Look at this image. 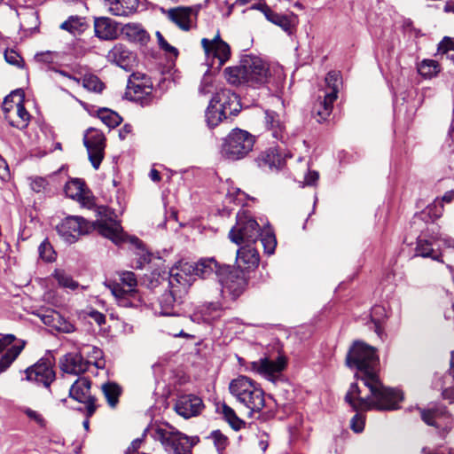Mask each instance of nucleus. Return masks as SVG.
<instances>
[{
    "label": "nucleus",
    "instance_id": "f257e3e1",
    "mask_svg": "<svg viewBox=\"0 0 454 454\" xmlns=\"http://www.w3.org/2000/svg\"><path fill=\"white\" fill-rule=\"evenodd\" d=\"M379 357L376 349L363 342L355 341L346 357L349 368L359 372L357 376L369 389L370 394L361 396V390L356 383L351 384L345 400L354 410L391 411L398 409V403L403 400V393L396 388L387 387L380 380L376 367Z\"/></svg>",
    "mask_w": 454,
    "mask_h": 454
},
{
    "label": "nucleus",
    "instance_id": "f03ea898",
    "mask_svg": "<svg viewBox=\"0 0 454 454\" xmlns=\"http://www.w3.org/2000/svg\"><path fill=\"white\" fill-rule=\"evenodd\" d=\"M278 80L281 79L282 71L278 68ZM224 76L227 82L232 85L247 84L250 87H258L266 83H278L272 77L269 66L256 56L246 55L237 67H227L224 70Z\"/></svg>",
    "mask_w": 454,
    "mask_h": 454
},
{
    "label": "nucleus",
    "instance_id": "7ed1b4c3",
    "mask_svg": "<svg viewBox=\"0 0 454 454\" xmlns=\"http://www.w3.org/2000/svg\"><path fill=\"white\" fill-rule=\"evenodd\" d=\"M147 437L159 441L166 450H172L174 454H192L189 437L167 422L155 421L148 425L144 430V439Z\"/></svg>",
    "mask_w": 454,
    "mask_h": 454
},
{
    "label": "nucleus",
    "instance_id": "20e7f679",
    "mask_svg": "<svg viewBox=\"0 0 454 454\" xmlns=\"http://www.w3.org/2000/svg\"><path fill=\"white\" fill-rule=\"evenodd\" d=\"M193 280L192 262L181 261L169 270L168 276L166 272L161 274L157 270L153 271L146 285L147 288H159L160 292L168 288L185 292L192 286Z\"/></svg>",
    "mask_w": 454,
    "mask_h": 454
},
{
    "label": "nucleus",
    "instance_id": "39448f33",
    "mask_svg": "<svg viewBox=\"0 0 454 454\" xmlns=\"http://www.w3.org/2000/svg\"><path fill=\"white\" fill-rule=\"evenodd\" d=\"M229 390L250 412H259L265 406L263 390L258 383L247 376L241 375L232 380Z\"/></svg>",
    "mask_w": 454,
    "mask_h": 454
},
{
    "label": "nucleus",
    "instance_id": "423d86ee",
    "mask_svg": "<svg viewBox=\"0 0 454 454\" xmlns=\"http://www.w3.org/2000/svg\"><path fill=\"white\" fill-rule=\"evenodd\" d=\"M120 283L109 281L106 286L109 288L120 306L137 307L141 301L138 293L136 275L131 271H123L120 274Z\"/></svg>",
    "mask_w": 454,
    "mask_h": 454
},
{
    "label": "nucleus",
    "instance_id": "0eeeda50",
    "mask_svg": "<svg viewBox=\"0 0 454 454\" xmlns=\"http://www.w3.org/2000/svg\"><path fill=\"white\" fill-rule=\"evenodd\" d=\"M254 141V137L249 132L240 129H234L224 139L221 148V154L223 158L230 160H240L252 151Z\"/></svg>",
    "mask_w": 454,
    "mask_h": 454
},
{
    "label": "nucleus",
    "instance_id": "6e6552de",
    "mask_svg": "<svg viewBox=\"0 0 454 454\" xmlns=\"http://www.w3.org/2000/svg\"><path fill=\"white\" fill-rule=\"evenodd\" d=\"M259 224L247 212L237 214L236 224L229 233L231 240L237 245L255 244L259 239Z\"/></svg>",
    "mask_w": 454,
    "mask_h": 454
},
{
    "label": "nucleus",
    "instance_id": "1a4fd4ad",
    "mask_svg": "<svg viewBox=\"0 0 454 454\" xmlns=\"http://www.w3.org/2000/svg\"><path fill=\"white\" fill-rule=\"evenodd\" d=\"M83 144L91 165L98 169L105 156L106 137L104 133L96 128H89L83 135Z\"/></svg>",
    "mask_w": 454,
    "mask_h": 454
},
{
    "label": "nucleus",
    "instance_id": "9d476101",
    "mask_svg": "<svg viewBox=\"0 0 454 454\" xmlns=\"http://www.w3.org/2000/svg\"><path fill=\"white\" fill-rule=\"evenodd\" d=\"M91 381L85 377L78 378L69 389V396L85 405L84 412L88 418L97 410L96 398L90 394Z\"/></svg>",
    "mask_w": 454,
    "mask_h": 454
},
{
    "label": "nucleus",
    "instance_id": "9b49d317",
    "mask_svg": "<svg viewBox=\"0 0 454 454\" xmlns=\"http://www.w3.org/2000/svg\"><path fill=\"white\" fill-rule=\"evenodd\" d=\"M90 230V223L80 216H67L58 226L57 231L67 243L76 242L82 235L87 234Z\"/></svg>",
    "mask_w": 454,
    "mask_h": 454
},
{
    "label": "nucleus",
    "instance_id": "f8f14e48",
    "mask_svg": "<svg viewBox=\"0 0 454 454\" xmlns=\"http://www.w3.org/2000/svg\"><path fill=\"white\" fill-rule=\"evenodd\" d=\"M96 226L102 236L111 239L116 245L129 243L136 248L140 247L139 239L125 235L120 223L116 220H99L96 223Z\"/></svg>",
    "mask_w": 454,
    "mask_h": 454
},
{
    "label": "nucleus",
    "instance_id": "ddd939ff",
    "mask_svg": "<svg viewBox=\"0 0 454 454\" xmlns=\"http://www.w3.org/2000/svg\"><path fill=\"white\" fill-rule=\"evenodd\" d=\"M199 10V6H178L163 11V13L181 30L189 31L196 23Z\"/></svg>",
    "mask_w": 454,
    "mask_h": 454
},
{
    "label": "nucleus",
    "instance_id": "4468645a",
    "mask_svg": "<svg viewBox=\"0 0 454 454\" xmlns=\"http://www.w3.org/2000/svg\"><path fill=\"white\" fill-rule=\"evenodd\" d=\"M219 283L222 286V294H228L231 299L236 300L244 292L247 281L241 272L233 270L229 265V270L221 276Z\"/></svg>",
    "mask_w": 454,
    "mask_h": 454
},
{
    "label": "nucleus",
    "instance_id": "2eb2a0df",
    "mask_svg": "<svg viewBox=\"0 0 454 454\" xmlns=\"http://www.w3.org/2000/svg\"><path fill=\"white\" fill-rule=\"evenodd\" d=\"M204 408L203 400L192 394L178 396L174 404V411L185 419L199 416Z\"/></svg>",
    "mask_w": 454,
    "mask_h": 454
},
{
    "label": "nucleus",
    "instance_id": "dca6fc26",
    "mask_svg": "<svg viewBox=\"0 0 454 454\" xmlns=\"http://www.w3.org/2000/svg\"><path fill=\"white\" fill-rule=\"evenodd\" d=\"M286 364V361L283 356H278L276 360L264 357L249 363L247 370L272 380L285 369Z\"/></svg>",
    "mask_w": 454,
    "mask_h": 454
},
{
    "label": "nucleus",
    "instance_id": "f3484780",
    "mask_svg": "<svg viewBox=\"0 0 454 454\" xmlns=\"http://www.w3.org/2000/svg\"><path fill=\"white\" fill-rule=\"evenodd\" d=\"M26 378L29 381H35L49 387L55 380V372L48 359H41L34 365L28 367L26 371Z\"/></svg>",
    "mask_w": 454,
    "mask_h": 454
},
{
    "label": "nucleus",
    "instance_id": "a211bd4d",
    "mask_svg": "<svg viewBox=\"0 0 454 454\" xmlns=\"http://www.w3.org/2000/svg\"><path fill=\"white\" fill-rule=\"evenodd\" d=\"M201 46L207 57H213L219 60V65L223 66L231 56V48L220 37L219 32L213 39L202 38Z\"/></svg>",
    "mask_w": 454,
    "mask_h": 454
},
{
    "label": "nucleus",
    "instance_id": "6ab92c4d",
    "mask_svg": "<svg viewBox=\"0 0 454 454\" xmlns=\"http://www.w3.org/2000/svg\"><path fill=\"white\" fill-rule=\"evenodd\" d=\"M148 289L155 294H160L158 303L153 304V309L155 314L160 316H177L175 312V304L178 290L168 288L160 292L157 287Z\"/></svg>",
    "mask_w": 454,
    "mask_h": 454
},
{
    "label": "nucleus",
    "instance_id": "aec40b11",
    "mask_svg": "<svg viewBox=\"0 0 454 454\" xmlns=\"http://www.w3.org/2000/svg\"><path fill=\"white\" fill-rule=\"evenodd\" d=\"M194 276L201 278H211L215 277L218 280L229 270V265H220L215 258H202L196 263L192 262Z\"/></svg>",
    "mask_w": 454,
    "mask_h": 454
},
{
    "label": "nucleus",
    "instance_id": "412c9836",
    "mask_svg": "<svg viewBox=\"0 0 454 454\" xmlns=\"http://www.w3.org/2000/svg\"><path fill=\"white\" fill-rule=\"evenodd\" d=\"M65 193L87 208H90L94 205L90 192L85 187L84 182L81 179H72L67 182L65 185Z\"/></svg>",
    "mask_w": 454,
    "mask_h": 454
},
{
    "label": "nucleus",
    "instance_id": "4be33fe9",
    "mask_svg": "<svg viewBox=\"0 0 454 454\" xmlns=\"http://www.w3.org/2000/svg\"><path fill=\"white\" fill-rule=\"evenodd\" d=\"M253 9L261 11L267 20L280 27L284 31L288 34H292L296 22V16L292 15H282L270 9L265 4H258L252 6Z\"/></svg>",
    "mask_w": 454,
    "mask_h": 454
},
{
    "label": "nucleus",
    "instance_id": "5701e85b",
    "mask_svg": "<svg viewBox=\"0 0 454 454\" xmlns=\"http://www.w3.org/2000/svg\"><path fill=\"white\" fill-rule=\"evenodd\" d=\"M90 364L91 362L85 360L81 353H68L59 360L61 371L75 376L87 372Z\"/></svg>",
    "mask_w": 454,
    "mask_h": 454
},
{
    "label": "nucleus",
    "instance_id": "b1692460",
    "mask_svg": "<svg viewBox=\"0 0 454 454\" xmlns=\"http://www.w3.org/2000/svg\"><path fill=\"white\" fill-rule=\"evenodd\" d=\"M212 98L227 116L235 115L240 110L239 96L231 90H221Z\"/></svg>",
    "mask_w": 454,
    "mask_h": 454
},
{
    "label": "nucleus",
    "instance_id": "393cba45",
    "mask_svg": "<svg viewBox=\"0 0 454 454\" xmlns=\"http://www.w3.org/2000/svg\"><path fill=\"white\" fill-rule=\"evenodd\" d=\"M287 154H282L279 148L270 147L262 152L257 158L258 166L263 169L278 170L286 164Z\"/></svg>",
    "mask_w": 454,
    "mask_h": 454
},
{
    "label": "nucleus",
    "instance_id": "a878e982",
    "mask_svg": "<svg viewBox=\"0 0 454 454\" xmlns=\"http://www.w3.org/2000/svg\"><path fill=\"white\" fill-rule=\"evenodd\" d=\"M94 30L96 36L102 40H114L119 35L117 22L106 17H100L95 20Z\"/></svg>",
    "mask_w": 454,
    "mask_h": 454
},
{
    "label": "nucleus",
    "instance_id": "bb28decb",
    "mask_svg": "<svg viewBox=\"0 0 454 454\" xmlns=\"http://www.w3.org/2000/svg\"><path fill=\"white\" fill-rule=\"evenodd\" d=\"M254 244L239 245L240 247L237 250V262L239 267L244 269L254 268L259 264L260 256L259 253L253 247Z\"/></svg>",
    "mask_w": 454,
    "mask_h": 454
},
{
    "label": "nucleus",
    "instance_id": "cd10ccee",
    "mask_svg": "<svg viewBox=\"0 0 454 454\" xmlns=\"http://www.w3.org/2000/svg\"><path fill=\"white\" fill-rule=\"evenodd\" d=\"M108 11L115 16H129L138 6V0H103Z\"/></svg>",
    "mask_w": 454,
    "mask_h": 454
},
{
    "label": "nucleus",
    "instance_id": "c85d7f7f",
    "mask_svg": "<svg viewBox=\"0 0 454 454\" xmlns=\"http://www.w3.org/2000/svg\"><path fill=\"white\" fill-rule=\"evenodd\" d=\"M108 61L127 68L133 59L132 53L121 43H116L107 53Z\"/></svg>",
    "mask_w": 454,
    "mask_h": 454
},
{
    "label": "nucleus",
    "instance_id": "c756f323",
    "mask_svg": "<svg viewBox=\"0 0 454 454\" xmlns=\"http://www.w3.org/2000/svg\"><path fill=\"white\" fill-rule=\"evenodd\" d=\"M265 125L276 139L282 140L285 137V121L278 113L266 110Z\"/></svg>",
    "mask_w": 454,
    "mask_h": 454
},
{
    "label": "nucleus",
    "instance_id": "7c9ffc66",
    "mask_svg": "<svg viewBox=\"0 0 454 454\" xmlns=\"http://www.w3.org/2000/svg\"><path fill=\"white\" fill-rule=\"evenodd\" d=\"M29 120L30 114L24 107L23 97H19L16 109L12 114L7 115V121L11 126L21 129L28 125Z\"/></svg>",
    "mask_w": 454,
    "mask_h": 454
},
{
    "label": "nucleus",
    "instance_id": "2f4dec72",
    "mask_svg": "<svg viewBox=\"0 0 454 454\" xmlns=\"http://www.w3.org/2000/svg\"><path fill=\"white\" fill-rule=\"evenodd\" d=\"M124 98L129 101L142 100V74L140 73H133L130 74Z\"/></svg>",
    "mask_w": 454,
    "mask_h": 454
},
{
    "label": "nucleus",
    "instance_id": "473e14b6",
    "mask_svg": "<svg viewBox=\"0 0 454 454\" xmlns=\"http://www.w3.org/2000/svg\"><path fill=\"white\" fill-rule=\"evenodd\" d=\"M26 341L19 340L18 343L9 348L0 357V373L5 372L11 364L16 360L21 351L24 349Z\"/></svg>",
    "mask_w": 454,
    "mask_h": 454
},
{
    "label": "nucleus",
    "instance_id": "72a5a7b5",
    "mask_svg": "<svg viewBox=\"0 0 454 454\" xmlns=\"http://www.w3.org/2000/svg\"><path fill=\"white\" fill-rule=\"evenodd\" d=\"M89 25L84 17L78 15L70 16L66 21L61 23L60 28L76 35L83 33Z\"/></svg>",
    "mask_w": 454,
    "mask_h": 454
},
{
    "label": "nucleus",
    "instance_id": "f704fd0d",
    "mask_svg": "<svg viewBox=\"0 0 454 454\" xmlns=\"http://www.w3.org/2000/svg\"><path fill=\"white\" fill-rule=\"evenodd\" d=\"M326 91L325 96L328 98V100H336L338 92L341 85V76L340 72L331 71L325 77Z\"/></svg>",
    "mask_w": 454,
    "mask_h": 454
},
{
    "label": "nucleus",
    "instance_id": "c9c22d12",
    "mask_svg": "<svg viewBox=\"0 0 454 454\" xmlns=\"http://www.w3.org/2000/svg\"><path fill=\"white\" fill-rule=\"evenodd\" d=\"M101 390L108 405L111 408H115L122 393L121 386L115 382L108 381L102 384Z\"/></svg>",
    "mask_w": 454,
    "mask_h": 454
},
{
    "label": "nucleus",
    "instance_id": "e433bc0d",
    "mask_svg": "<svg viewBox=\"0 0 454 454\" xmlns=\"http://www.w3.org/2000/svg\"><path fill=\"white\" fill-rule=\"evenodd\" d=\"M121 34L128 42L142 44V26L139 23H127L121 27Z\"/></svg>",
    "mask_w": 454,
    "mask_h": 454
},
{
    "label": "nucleus",
    "instance_id": "4c0bfd02",
    "mask_svg": "<svg viewBox=\"0 0 454 454\" xmlns=\"http://www.w3.org/2000/svg\"><path fill=\"white\" fill-rule=\"evenodd\" d=\"M217 410L234 430L238 431L245 427V421L239 419L235 411L226 403H223Z\"/></svg>",
    "mask_w": 454,
    "mask_h": 454
},
{
    "label": "nucleus",
    "instance_id": "58836bf2",
    "mask_svg": "<svg viewBox=\"0 0 454 454\" xmlns=\"http://www.w3.org/2000/svg\"><path fill=\"white\" fill-rule=\"evenodd\" d=\"M227 115L217 106L216 102L212 98L206 111V121L210 128H214L222 121Z\"/></svg>",
    "mask_w": 454,
    "mask_h": 454
},
{
    "label": "nucleus",
    "instance_id": "ea45409f",
    "mask_svg": "<svg viewBox=\"0 0 454 454\" xmlns=\"http://www.w3.org/2000/svg\"><path fill=\"white\" fill-rule=\"evenodd\" d=\"M97 115L109 128H115L122 121V118L116 112L108 108L98 109Z\"/></svg>",
    "mask_w": 454,
    "mask_h": 454
},
{
    "label": "nucleus",
    "instance_id": "a19ab883",
    "mask_svg": "<svg viewBox=\"0 0 454 454\" xmlns=\"http://www.w3.org/2000/svg\"><path fill=\"white\" fill-rule=\"evenodd\" d=\"M259 238L265 253L272 254L277 246V239L274 232L270 228L264 230H261L259 228Z\"/></svg>",
    "mask_w": 454,
    "mask_h": 454
},
{
    "label": "nucleus",
    "instance_id": "79ce46f5",
    "mask_svg": "<svg viewBox=\"0 0 454 454\" xmlns=\"http://www.w3.org/2000/svg\"><path fill=\"white\" fill-rule=\"evenodd\" d=\"M422 420L429 425L435 427H440L438 419L444 416L447 411L445 408H435L431 410H423L420 411Z\"/></svg>",
    "mask_w": 454,
    "mask_h": 454
},
{
    "label": "nucleus",
    "instance_id": "37998d69",
    "mask_svg": "<svg viewBox=\"0 0 454 454\" xmlns=\"http://www.w3.org/2000/svg\"><path fill=\"white\" fill-rule=\"evenodd\" d=\"M35 315L41 319V321L53 329L56 328L58 323H59L60 314L54 309H45L36 311Z\"/></svg>",
    "mask_w": 454,
    "mask_h": 454
},
{
    "label": "nucleus",
    "instance_id": "c03bdc74",
    "mask_svg": "<svg viewBox=\"0 0 454 454\" xmlns=\"http://www.w3.org/2000/svg\"><path fill=\"white\" fill-rule=\"evenodd\" d=\"M335 100H328L326 96H324V99L320 100L314 108V113L317 116V121L321 122L325 121L331 114L333 110V104Z\"/></svg>",
    "mask_w": 454,
    "mask_h": 454
},
{
    "label": "nucleus",
    "instance_id": "a18cd8bd",
    "mask_svg": "<svg viewBox=\"0 0 454 454\" xmlns=\"http://www.w3.org/2000/svg\"><path fill=\"white\" fill-rule=\"evenodd\" d=\"M53 277L57 280L58 284L64 288L75 290L79 286L78 282L74 281L70 275L62 270H56L53 273Z\"/></svg>",
    "mask_w": 454,
    "mask_h": 454
},
{
    "label": "nucleus",
    "instance_id": "49530a36",
    "mask_svg": "<svg viewBox=\"0 0 454 454\" xmlns=\"http://www.w3.org/2000/svg\"><path fill=\"white\" fill-rule=\"evenodd\" d=\"M19 97H23L22 91L15 90L4 98V100L3 102L2 109L4 113L6 120H7V115L12 114L14 109H16L17 100H18Z\"/></svg>",
    "mask_w": 454,
    "mask_h": 454
},
{
    "label": "nucleus",
    "instance_id": "de8ad7c7",
    "mask_svg": "<svg viewBox=\"0 0 454 454\" xmlns=\"http://www.w3.org/2000/svg\"><path fill=\"white\" fill-rule=\"evenodd\" d=\"M438 63L434 59H424L419 66L418 71L424 77H432L439 72Z\"/></svg>",
    "mask_w": 454,
    "mask_h": 454
},
{
    "label": "nucleus",
    "instance_id": "09e8293b",
    "mask_svg": "<svg viewBox=\"0 0 454 454\" xmlns=\"http://www.w3.org/2000/svg\"><path fill=\"white\" fill-rule=\"evenodd\" d=\"M416 252L422 257H430L433 260L440 261L439 255L434 254V249L430 242L426 239H419L417 242Z\"/></svg>",
    "mask_w": 454,
    "mask_h": 454
},
{
    "label": "nucleus",
    "instance_id": "8fccbe9b",
    "mask_svg": "<svg viewBox=\"0 0 454 454\" xmlns=\"http://www.w3.org/2000/svg\"><path fill=\"white\" fill-rule=\"evenodd\" d=\"M39 256L42 260L47 262H51L55 261L56 253L51 246V244L48 241V239H44L38 247Z\"/></svg>",
    "mask_w": 454,
    "mask_h": 454
},
{
    "label": "nucleus",
    "instance_id": "3c124183",
    "mask_svg": "<svg viewBox=\"0 0 454 454\" xmlns=\"http://www.w3.org/2000/svg\"><path fill=\"white\" fill-rule=\"evenodd\" d=\"M204 315L212 317V318H219L223 311V306L218 301L206 302L201 307Z\"/></svg>",
    "mask_w": 454,
    "mask_h": 454
},
{
    "label": "nucleus",
    "instance_id": "603ef678",
    "mask_svg": "<svg viewBox=\"0 0 454 454\" xmlns=\"http://www.w3.org/2000/svg\"><path fill=\"white\" fill-rule=\"evenodd\" d=\"M82 85L90 91L100 92L104 89L103 82L95 75H85L82 79Z\"/></svg>",
    "mask_w": 454,
    "mask_h": 454
},
{
    "label": "nucleus",
    "instance_id": "864d4df0",
    "mask_svg": "<svg viewBox=\"0 0 454 454\" xmlns=\"http://www.w3.org/2000/svg\"><path fill=\"white\" fill-rule=\"evenodd\" d=\"M34 59L36 63L48 66L57 62L59 55L55 51H46L36 53Z\"/></svg>",
    "mask_w": 454,
    "mask_h": 454
},
{
    "label": "nucleus",
    "instance_id": "5fc2aeb1",
    "mask_svg": "<svg viewBox=\"0 0 454 454\" xmlns=\"http://www.w3.org/2000/svg\"><path fill=\"white\" fill-rule=\"evenodd\" d=\"M443 210L444 207L442 201H440L439 198H436L433 203L427 207V215L433 221L439 219L442 215Z\"/></svg>",
    "mask_w": 454,
    "mask_h": 454
},
{
    "label": "nucleus",
    "instance_id": "6e6d98bb",
    "mask_svg": "<svg viewBox=\"0 0 454 454\" xmlns=\"http://www.w3.org/2000/svg\"><path fill=\"white\" fill-rule=\"evenodd\" d=\"M210 438L213 440L218 451L223 450L228 445V438L219 430L213 431Z\"/></svg>",
    "mask_w": 454,
    "mask_h": 454
},
{
    "label": "nucleus",
    "instance_id": "4d7b16f0",
    "mask_svg": "<svg viewBox=\"0 0 454 454\" xmlns=\"http://www.w3.org/2000/svg\"><path fill=\"white\" fill-rule=\"evenodd\" d=\"M156 36L158 40V44L162 51H164L168 54H170L171 56H174L175 58L178 56V50L176 47L170 45L165 40L160 32L157 31Z\"/></svg>",
    "mask_w": 454,
    "mask_h": 454
},
{
    "label": "nucleus",
    "instance_id": "13d9d810",
    "mask_svg": "<svg viewBox=\"0 0 454 454\" xmlns=\"http://www.w3.org/2000/svg\"><path fill=\"white\" fill-rule=\"evenodd\" d=\"M431 239L441 242L446 247L454 248V239L445 233L432 231Z\"/></svg>",
    "mask_w": 454,
    "mask_h": 454
},
{
    "label": "nucleus",
    "instance_id": "bf43d9fd",
    "mask_svg": "<svg viewBox=\"0 0 454 454\" xmlns=\"http://www.w3.org/2000/svg\"><path fill=\"white\" fill-rule=\"evenodd\" d=\"M301 170L305 174V176H304L305 184L313 185L318 180V177H319L318 173L317 171H309V162H305L302 165Z\"/></svg>",
    "mask_w": 454,
    "mask_h": 454
},
{
    "label": "nucleus",
    "instance_id": "052dcab7",
    "mask_svg": "<svg viewBox=\"0 0 454 454\" xmlns=\"http://www.w3.org/2000/svg\"><path fill=\"white\" fill-rule=\"evenodd\" d=\"M31 189L35 192H44L48 186V182L45 178L41 176H35L31 178L30 182Z\"/></svg>",
    "mask_w": 454,
    "mask_h": 454
},
{
    "label": "nucleus",
    "instance_id": "680f3d73",
    "mask_svg": "<svg viewBox=\"0 0 454 454\" xmlns=\"http://www.w3.org/2000/svg\"><path fill=\"white\" fill-rule=\"evenodd\" d=\"M350 427L355 433H361L364 428V417L356 413L350 421Z\"/></svg>",
    "mask_w": 454,
    "mask_h": 454
},
{
    "label": "nucleus",
    "instance_id": "e2e57ef3",
    "mask_svg": "<svg viewBox=\"0 0 454 454\" xmlns=\"http://www.w3.org/2000/svg\"><path fill=\"white\" fill-rule=\"evenodd\" d=\"M24 412L30 419L34 420L38 426H40L41 427H45L46 421L42 414L30 408L25 409Z\"/></svg>",
    "mask_w": 454,
    "mask_h": 454
},
{
    "label": "nucleus",
    "instance_id": "0e129e2a",
    "mask_svg": "<svg viewBox=\"0 0 454 454\" xmlns=\"http://www.w3.org/2000/svg\"><path fill=\"white\" fill-rule=\"evenodd\" d=\"M55 330L66 333H70L74 332L75 327L70 322H67L62 316H60L59 323H58Z\"/></svg>",
    "mask_w": 454,
    "mask_h": 454
},
{
    "label": "nucleus",
    "instance_id": "69168bd1",
    "mask_svg": "<svg viewBox=\"0 0 454 454\" xmlns=\"http://www.w3.org/2000/svg\"><path fill=\"white\" fill-rule=\"evenodd\" d=\"M92 353L94 360H90L91 364H93L97 368H103L105 366V361L102 358L103 353L101 349L92 347Z\"/></svg>",
    "mask_w": 454,
    "mask_h": 454
},
{
    "label": "nucleus",
    "instance_id": "338daca9",
    "mask_svg": "<svg viewBox=\"0 0 454 454\" xmlns=\"http://www.w3.org/2000/svg\"><path fill=\"white\" fill-rule=\"evenodd\" d=\"M143 260H144V264L145 262H147V263L153 262V261H156V262H154V264L156 266H159V264L161 263V258L159 256V254H154L152 252L148 251L145 246H144Z\"/></svg>",
    "mask_w": 454,
    "mask_h": 454
},
{
    "label": "nucleus",
    "instance_id": "774afa93",
    "mask_svg": "<svg viewBox=\"0 0 454 454\" xmlns=\"http://www.w3.org/2000/svg\"><path fill=\"white\" fill-rule=\"evenodd\" d=\"M16 340V336L13 334L0 335V352L5 349L8 346L12 345Z\"/></svg>",
    "mask_w": 454,
    "mask_h": 454
}]
</instances>
